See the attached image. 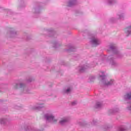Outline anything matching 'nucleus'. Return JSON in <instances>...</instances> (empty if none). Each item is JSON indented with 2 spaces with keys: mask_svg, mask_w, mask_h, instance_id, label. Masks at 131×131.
Masks as SVG:
<instances>
[{
  "mask_svg": "<svg viewBox=\"0 0 131 131\" xmlns=\"http://www.w3.org/2000/svg\"><path fill=\"white\" fill-rule=\"evenodd\" d=\"M114 56L110 55L107 57V59H104V62H108L112 66V67H117L118 63L115 61Z\"/></svg>",
  "mask_w": 131,
  "mask_h": 131,
  "instance_id": "nucleus-4",
  "label": "nucleus"
},
{
  "mask_svg": "<svg viewBox=\"0 0 131 131\" xmlns=\"http://www.w3.org/2000/svg\"><path fill=\"white\" fill-rule=\"evenodd\" d=\"M58 46H59V44L57 42H54L53 43L54 48H56L57 47H58Z\"/></svg>",
  "mask_w": 131,
  "mask_h": 131,
  "instance_id": "nucleus-20",
  "label": "nucleus"
},
{
  "mask_svg": "<svg viewBox=\"0 0 131 131\" xmlns=\"http://www.w3.org/2000/svg\"><path fill=\"white\" fill-rule=\"evenodd\" d=\"M50 34H53V32H51Z\"/></svg>",
  "mask_w": 131,
  "mask_h": 131,
  "instance_id": "nucleus-27",
  "label": "nucleus"
},
{
  "mask_svg": "<svg viewBox=\"0 0 131 131\" xmlns=\"http://www.w3.org/2000/svg\"><path fill=\"white\" fill-rule=\"evenodd\" d=\"M99 77L101 78L102 83L104 86H109V85H112V84H114V80H111L110 81H107L106 79V76H105V74L103 72H101L99 73Z\"/></svg>",
  "mask_w": 131,
  "mask_h": 131,
  "instance_id": "nucleus-1",
  "label": "nucleus"
},
{
  "mask_svg": "<svg viewBox=\"0 0 131 131\" xmlns=\"http://www.w3.org/2000/svg\"><path fill=\"white\" fill-rule=\"evenodd\" d=\"M44 118L47 122L50 123H56L58 121V119H56L55 115L52 113H48L44 115Z\"/></svg>",
  "mask_w": 131,
  "mask_h": 131,
  "instance_id": "nucleus-2",
  "label": "nucleus"
},
{
  "mask_svg": "<svg viewBox=\"0 0 131 131\" xmlns=\"http://www.w3.org/2000/svg\"><path fill=\"white\" fill-rule=\"evenodd\" d=\"M118 18L119 19H123V15H118Z\"/></svg>",
  "mask_w": 131,
  "mask_h": 131,
  "instance_id": "nucleus-21",
  "label": "nucleus"
},
{
  "mask_svg": "<svg viewBox=\"0 0 131 131\" xmlns=\"http://www.w3.org/2000/svg\"><path fill=\"white\" fill-rule=\"evenodd\" d=\"M92 67H95V66H92Z\"/></svg>",
  "mask_w": 131,
  "mask_h": 131,
  "instance_id": "nucleus-28",
  "label": "nucleus"
},
{
  "mask_svg": "<svg viewBox=\"0 0 131 131\" xmlns=\"http://www.w3.org/2000/svg\"><path fill=\"white\" fill-rule=\"evenodd\" d=\"M115 3V1L114 0H108L107 4L108 5H113V4Z\"/></svg>",
  "mask_w": 131,
  "mask_h": 131,
  "instance_id": "nucleus-16",
  "label": "nucleus"
},
{
  "mask_svg": "<svg viewBox=\"0 0 131 131\" xmlns=\"http://www.w3.org/2000/svg\"><path fill=\"white\" fill-rule=\"evenodd\" d=\"M103 106L101 102H97L95 105V108H101Z\"/></svg>",
  "mask_w": 131,
  "mask_h": 131,
  "instance_id": "nucleus-14",
  "label": "nucleus"
},
{
  "mask_svg": "<svg viewBox=\"0 0 131 131\" xmlns=\"http://www.w3.org/2000/svg\"><path fill=\"white\" fill-rule=\"evenodd\" d=\"M77 104V101H74L72 102V105L74 106Z\"/></svg>",
  "mask_w": 131,
  "mask_h": 131,
  "instance_id": "nucleus-19",
  "label": "nucleus"
},
{
  "mask_svg": "<svg viewBox=\"0 0 131 131\" xmlns=\"http://www.w3.org/2000/svg\"><path fill=\"white\" fill-rule=\"evenodd\" d=\"M71 92V88H69L67 90H64V93L65 94H69V93H70Z\"/></svg>",
  "mask_w": 131,
  "mask_h": 131,
  "instance_id": "nucleus-15",
  "label": "nucleus"
},
{
  "mask_svg": "<svg viewBox=\"0 0 131 131\" xmlns=\"http://www.w3.org/2000/svg\"><path fill=\"white\" fill-rule=\"evenodd\" d=\"M69 120H70L69 118L65 117V118H62L61 119V120H60L59 121V123L61 125H64V124H65L66 123H67V122H68V121H69Z\"/></svg>",
  "mask_w": 131,
  "mask_h": 131,
  "instance_id": "nucleus-8",
  "label": "nucleus"
},
{
  "mask_svg": "<svg viewBox=\"0 0 131 131\" xmlns=\"http://www.w3.org/2000/svg\"><path fill=\"white\" fill-rule=\"evenodd\" d=\"M90 80H92V79H95V76H92L90 78Z\"/></svg>",
  "mask_w": 131,
  "mask_h": 131,
  "instance_id": "nucleus-23",
  "label": "nucleus"
},
{
  "mask_svg": "<svg viewBox=\"0 0 131 131\" xmlns=\"http://www.w3.org/2000/svg\"><path fill=\"white\" fill-rule=\"evenodd\" d=\"M130 33H131V26L125 29V33L126 36H128L129 35H130Z\"/></svg>",
  "mask_w": 131,
  "mask_h": 131,
  "instance_id": "nucleus-11",
  "label": "nucleus"
},
{
  "mask_svg": "<svg viewBox=\"0 0 131 131\" xmlns=\"http://www.w3.org/2000/svg\"><path fill=\"white\" fill-rule=\"evenodd\" d=\"M119 131H126V128L124 126H121L119 128Z\"/></svg>",
  "mask_w": 131,
  "mask_h": 131,
  "instance_id": "nucleus-18",
  "label": "nucleus"
},
{
  "mask_svg": "<svg viewBox=\"0 0 131 131\" xmlns=\"http://www.w3.org/2000/svg\"><path fill=\"white\" fill-rule=\"evenodd\" d=\"M45 103L38 102L36 105L33 106L34 110H40L42 108H45Z\"/></svg>",
  "mask_w": 131,
  "mask_h": 131,
  "instance_id": "nucleus-7",
  "label": "nucleus"
},
{
  "mask_svg": "<svg viewBox=\"0 0 131 131\" xmlns=\"http://www.w3.org/2000/svg\"><path fill=\"white\" fill-rule=\"evenodd\" d=\"M74 5H76V0H70L68 3V6L72 7Z\"/></svg>",
  "mask_w": 131,
  "mask_h": 131,
  "instance_id": "nucleus-12",
  "label": "nucleus"
},
{
  "mask_svg": "<svg viewBox=\"0 0 131 131\" xmlns=\"http://www.w3.org/2000/svg\"><path fill=\"white\" fill-rule=\"evenodd\" d=\"M110 50H111V51H112L114 54H115V55H117L118 58H120V53L117 50V48H116V46H115V45H111L110 47Z\"/></svg>",
  "mask_w": 131,
  "mask_h": 131,
  "instance_id": "nucleus-6",
  "label": "nucleus"
},
{
  "mask_svg": "<svg viewBox=\"0 0 131 131\" xmlns=\"http://www.w3.org/2000/svg\"><path fill=\"white\" fill-rule=\"evenodd\" d=\"M124 99H125L126 101L131 100V91L127 92L126 95L124 96Z\"/></svg>",
  "mask_w": 131,
  "mask_h": 131,
  "instance_id": "nucleus-10",
  "label": "nucleus"
},
{
  "mask_svg": "<svg viewBox=\"0 0 131 131\" xmlns=\"http://www.w3.org/2000/svg\"><path fill=\"white\" fill-rule=\"evenodd\" d=\"M14 89H18L19 86L20 89H21V91L24 94H30V91L28 89L27 86H26L25 84L20 83L19 84H13Z\"/></svg>",
  "mask_w": 131,
  "mask_h": 131,
  "instance_id": "nucleus-3",
  "label": "nucleus"
},
{
  "mask_svg": "<svg viewBox=\"0 0 131 131\" xmlns=\"http://www.w3.org/2000/svg\"><path fill=\"white\" fill-rule=\"evenodd\" d=\"M119 111V109L116 108L114 110H111L110 111V113H116V112H118Z\"/></svg>",
  "mask_w": 131,
  "mask_h": 131,
  "instance_id": "nucleus-17",
  "label": "nucleus"
},
{
  "mask_svg": "<svg viewBox=\"0 0 131 131\" xmlns=\"http://www.w3.org/2000/svg\"><path fill=\"white\" fill-rule=\"evenodd\" d=\"M89 68H90V66H89V64H87L79 67L78 70L80 72H83L84 71H85L86 69H89Z\"/></svg>",
  "mask_w": 131,
  "mask_h": 131,
  "instance_id": "nucleus-9",
  "label": "nucleus"
},
{
  "mask_svg": "<svg viewBox=\"0 0 131 131\" xmlns=\"http://www.w3.org/2000/svg\"><path fill=\"white\" fill-rule=\"evenodd\" d=\"M90 42L93 47H98V46H100L102 43L101 40L95 36L92 37Z\"/></svg>",
  "mask_w": 131,
  "mask_h": 131,
  "instance_id": "nucleus-5",
  "label": "nucleus"
},
{
  "mask_svg": "<svg viewBox=\"0 0 131 131\" xmlns=\"http://www.w3.org/2000/svg\"><path fill=\"white\" fill-rule=\"evenodd\" d=\"M8 121L7 118H3L0 119V123L1 124H5Z\"/></svg>",
  "mask_w": 131,
  "mask_h": 131,
  "instance_id": "nucleus-13",
  "label": "nucleus"
},
{
  "mask_svg": "<svg viewBox=\"0 0 131 131\" xmlns=\"http://www.w3.org/2000/svg\"><path fill=\"white\" fill-rule=\"evenodd\" d=\"M16 32L12 31V32H11V34L12 35H15V34H16Z\"/></svg>",
  "mask_w": 131,
  "mask_h": 131,
  "instance_id": "nucleus-22",
  "label": "nucleus"
},
{
  "mask_svg": "<svg viewBox=\"0 0 131 131\" xmlns=\"http://www.w3.org/2000/svg\"><path fill=\"white\" fill-rule=\"evenodd\" d=\"M104 128H105L106 129H107V128H108V126L105 127Z\"/></svg>",
  "mask_w": 131,
  "mask_h": 131,
  "instance_id": "nucleus-26",
  "label": "nucleus"
},
{
  "mask_svg": "<svg viewBox=\"0 0 131 131\" xmlns=\"http://www.w3.org/2000/svg\"><path fill=\"white\" fill-rule=\"evenodd\" d=\"M73 47H71L70 49V51H73V50H72V48H73Z\"/></svg>",
  "mask_w": 131,
  "mask_h": 131,
  "instance_id": "nucleus-25",
  "label": "nucleus"
},
{
  "mask_svg": "<svg viewBox=\"0 0 131 131\" xmlns=\"http://www.w3.org/2000/svg\"><path fill=\"white\" fill-rule=\"evenodd\" d=\"M33 131H42V130H40L38 129H34Z\"/></svg>",
  "mask_w": 131,
  "mask_h": 131,
  "instance_id": "nucleus-24",
  "label": "nucleus"
}]
</instances>
